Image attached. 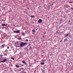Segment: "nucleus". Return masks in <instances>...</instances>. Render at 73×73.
Returning <instances> with one entry per match:
<instances>
[{"instance_id":"nucleus-1","label":"nucleus","mask_w":73,"mask_h":73,"mask_svg":"<svg viewBox=\"0 0 73 73\" xmlns=\"http://www.w3.org/2000/svg\"><path fill=\"white\" fill-rule=\"evenodd\" d=\"M27 42H21L20 43V47H23V46H24V45H25L26 44H27Z\"/></svg>"},{"instance_id":"nucleus-2","label":"nucleus","mask_w":73,"mask_h":73,"mask_svg":"<svg viewBox=\"0 0 73 73\" xmlns=\"http://www.w3.org/2000/svg\"><path fill=\"white\" fill-rule=\"evenodd\" d=\"M14 32L15 33H20L19 30L14 31Z\"/></svg>"},{"instance_id":"nucleus-3","label":"nucleus","mask_w":73,"mask_h":73,"mask_svg":"<svg viewBox=\"0 0 73 73\" xmlns=\"http://www.w3.org/2000/svg\"><path fill=\"white\" fill-rule=\"evenodd\" d=\"M38 23H42V20L40 19L38 21Z\"/></svg>"},{"instance_id":"nucleus-4","label":"nucleus","mask_w":73,"mask_h":73,"mask_svg":"<svg viewBox=\"0 0 73 73\" xmlns=\"http://www.w3.org/2000/svg\"><path fill=\"white\" fill-rule=\"evenodd\" d=\"M7 61V59H5L3 60V61H1V62H5Z\"/></svg>"},{"instance_id":"nucleus-5","label":"nucleus","mask_w":73,"mask_h":73,"mask_svg":"<svg viewBox=\"0 0 73 73\" xmlns=\"http://www.w3.org/2000/svg\"><path fill=\"white\" fill-rule=\"evenodd\" d=\"M1 25V26H2V27H4L5 26H6V25L5 24H2Z\"/></svg>"},{"instance_id":"nucleus-6","label":"nucleus","mask_w":73,"mask_h":73,"mask_svg":"<svg viewBox=\"0 0 73 73\" xmlns=\"http://www.w3.org/2000/svg\"><path fill=\"white\" fill-rule=\"evenodd\" d=\"M31 18H35V17L34 15H31Z\"/></svg>"},{"instance_id":"nucleus-7","label":"nucleus","mask_w":73,"mask_h":73,"mask_svg":"<svg viewBox=\"0 0 73 73\" xmlns=\"http://www.w3.org/2000/svg\"><path fill=\"white\" fill-rule=\"evenodd\" d=\"M32 32H33L35 33V32L36 31L35 30L33 29L32 30Z\"/></svg>"},{"instance_id":"nucleus-8","label":"nucleus","mask_w":73,"mask_h":73,"mask_svg":"<svg viewBox=\"0 0 73 73\" xmlns=\"http://www.w3.org/2000/svg\"><path fill=\"white\" fill-rule=\"evenodd\" d=\"M19 42L18 41H17L16 42V44H17V45H19Z\"/></svg>"},{"instance_id":"nucleus-9","label":"nucleus","mask_w":73,"mask_h":73,"mask_svg":"<svg viewBox=\"0 0 73 73\" xmlns=\"http://www.w3.org/2000/svg\"><path fill=\"white\" fill-rule=\"evenodd\" d=\"M68 41V39H67V38H66V39H64V42H65V41Z\"/></svg>"},{"instance_id":"nucleus-10","label":"nucleus","mask_w":73,"mask_h":73,"mask_svg":"<svg viewBox=\"0 0 73 73\" xmlns=\"http://www.w3.org/2000/svg\"><path fill=\"white\" fill-rule=\"evenodd\" d=\"M22 35L23 36H25V33H22Z\"/></svg>"},{"instance_id":"nucleus-11","label":"nucleus","mask_w":73,"mask_h":73,"mask_svg":"<svg viewBox=\"0 0 73 73\" xmlns=\"http://www.w3.org/2000/svg\"><path fill=\"white\" fill-rule=\"evenodd\" d=\"M16 68H19V66L17 65L16 66Z\"/></svg>"},{"instance_id":"nucleus-12","label":"nucleus","mask_w":73,"mask_h":73,"mask_svg":"<svg viewBox=\"0 0 73 73\" xmlns=\"http://www.w3.org/2000/svg\"><path fill=\"white\" fill-rule=\"evenodd\" d=\"M22 63L23 64H25V61H23Z\"/></svg>"},{"instance_id":"nucleus-13","label":"nucleus","mask_w":73,"mask_h":73,"mask_svg":"<svg viewBox=\"0 0 73 73\" xmlns=\"http://www.w3.org/2000/svg\"><path fill=\"white\" fill-rule=\"evenodd\" d=\"M2 47H4V46H5V44H3L2 45Z\"/></svg>"},{"instance_id":"nucleus-14","label":"nucleus","mask_w":73,"mask_h":73,"mask_svg":"<svg viewBox=\"0 0 73 73\" xmlns=\"http://www.w3.org/2000/svg\"><path fill=\"white\" fill-rule=\"evenodd\" d=\"M41 64L42 65H44V64H45V63H44V62H42L41 63Z\"/></svg>"},{"instance_id":"nucleus-15","label":"nucleus","mask_w":73,"mask_h":73,"mask_svg":"<svg viewBox=\"0 0 73 73\" xmlns=\"http://www.w3.org/2000/svg\"><path fill=\"white\" fill-rule=\"evenodd\" d=\"M68 35H69V34L68 33L66 35H65V37H67Z\"/></svg>"},{"instance_id":"nucleus-16","label":"nucleus","mask_w":73,"mask_h":73,"mask_svg":"<svg viewBox=\"0 0 73 73\" xmlns=\"http://www.w3.org/2000/svg\"><path fill=\"white\" fill-rule=\"evenodd\" d=\"M11 59H12V60H15V58H13V57H11Z\"/></svg>"},{"instance_id":"nucleus-17","label":"nucleus","mask_w":73,"mask_h":73,"mask_svg":"<svg viewBox=\"0 0 73 73\" xmlns=\"http://www.w3.org/2000/svg\"><path fill=\"white\" fill-rule=\"evenodd\" d=\"M25 41L26 42H28V40L27 39Z\"/></svg>"},{"instance_id":"nucleus-18","label":"nucleus","mask_w":73,"mask_h":73,"mask_svg":"<svg viewBox=\"0 0 73 73\" xmlns=\"http://www.w3.org/2000/svg\"><path fill=\"white\" fill-rule=\"evenodd\" d=\"M42 62H45V61H44V60H42Z\"/></svg>"},{"instance_id":"nucleus-19","label":"nucleus","mask_w":73,"mask_h":73,"mask_svg":"<svg viewBox=\"0 0 73 73\" xmlns=\"http://www.w3.org/2000/svg\"><path fill=\"white\" fill-rule=\"evenodd\" d=\"M4 28H5V27H4V26H3V27H2V29H4Z\"/></svg>"},{"instance_id":"nucleus-20","label":"nucleus","mask_w":73,"mask_h":73,"mask_svg":"<svg viewBox=\"0 0 73 73\" xmlns=\"http://www.w3.org/2000/svg\"><path fill=\"white\" fill-rule=\"evenodd\" d=\"M18 39L19 40H21V38H20V37Z\"/></svg>"},{"instance_id":"nucleus-21","label":"nucleus","mask_w":73,"mask_h":73,"mask_svg":"<svg viewBox=\"0 0 73 73\" xmlns=\"http://www.w3.org/2000/svg\"><path fill=\"white\" fill-rule=\"evenodd\" d=\"M42 72H45V70H42Z\"/></svg>"},{"instance_id":"nucleus-22","label":"nucleus","mask_w":73,"mask_h":73,"mask_svg":"<svg viewBox=\"0 0 73 73\" xmlns=\"http://www.w3.org/2000/svg\"><path fill=\"white\" fill-rule=\"evenodd\" d=\"M7 28H8V27H7V26L5 27V28L6 29H7Z\"/></svg>"},{"instance_id":"nucleus-23","label":"nucleus","mask_w":73,"mask_h":73,"mask_svg":"<svg viewBox=\"0 0 73 73\" xmlns=\"http://www.w3.org/2000/svg\"><path fill=\"white\" fill-rule=\"evenodd\" d=\"M53 5V4L52 3V4H51L50 5H51V6H52V5Z\"/></svg>"},{"instance_id":"nucleus-24","label":"nucleus","mask_w":73,"mask_h":73,"mask_svg":"<svg viewBox=\"0 0 73 73\" xmlns=\"http://www.w3.org/2000/svg\"><path fill=\"white\" fill-rule=\"evenodd\" d=\"M60 41V42H62V40H61Z\"/></svg>"},{"instance_id":"nucleus-25","label":"nucleus","mask_w":73,"mask_h":73,"mask_svg":"<svg viewBox=\"0 0 73 73\" xmlns=\"http://www.w3.org/2000/svg\"><path fill=\"white\" fill-rule=\"evenodd\" d=\"M71 36V35H69V37H70Z\"/></svg>"},{"instance_id":"nucleus-26","label":"nucleus","mask_w":73,"mask_h":73,"mask_svg":"<svg viewBox=\"0 0 73 73\" xmlns=\"http://www.w3.org/2000/svg\"><path fill=\"white\" fill-rule=\"evenodd\" d=\"M25 65H27V63L26 62V63H25Z\"/></svg>"},{"instance_id":"nucleus-27","label":"nucleus","mask_w":73,"mask_h":73,"mask_svg":"<svg viewBox=\"0 0 73 73\" xmlns=\"http://www.w3.org/2000/svg\"><path fill=\"white\" fill-rule=\"evenodd\" d=\"M9 47H7V49H9Z\"/></svg>"},{"instance_id":"nucleus-28","label":"nucleus","mask_w":73,"mask_h":73,"mask_svg":"<svg viewBox=\"0 0 73 73\" xmlns=\"http://www.w3.org/2000/svg\"><path fill=\"white\" fill-rule=\"evenodd\" d=\"M50 56H52V54H50Z\"/></svg>"},{"instance_id":"nucleus-29","label":"nucleus","mask_w":73,"mask_h":73,"mask_svg":"<svg viewBox=\"0 0 73 73\" xmlns=\"http://www.w3.org/2000/svg\"><path fill=\"white\" fill-rule=\"evenodd\" d=\"M71 9H72V10H73V8H71Z\"/></svg>"},{"instance_id":"nucleus-30","label":"nucleus","mask_w":73,"mask_h":73,"mask_svg":"<svg viewBox=\"0 0 73 73\" xmlns=\"http://www.w3.org/2000/svg\"><path fill=\"white\" fill-rule=\"evenodd\" d=\"M46 33V32H44V35H45Z\"/></svg>"},{"instance_id":"nucleus-31","label":"nucleus","mask_w":73,"mask_h":73,"mask_svg":"<svg viewBox=\"0 0 73 73\" xmlns=\"http://www.w3.org/2000/svg\"><path fill=\"white\" fill-rule=\"evenodd\" d=\"M5 52H7V50H5Z\"/></svg>"},{"instance_id":"nucleus-32","label":"nucleus","mask_w":73,"mask_h":73,"mask_svg":"<svg viewBox=\"0 0 73 73\" xmlns=\"http://www.w3.org/2000/svg\"><path fill=\"white\" fill-rule=\"evenodd\" d=\"M21 69H23V68H21Z\"/></svg>"},{"instance_id":"nucleus-33","label":"nucleus","mask_w":73,"mask_h":73,"mask_svg":"<svg viewBox=\"0 0 73 73\" xmlns=\"http://www.w3.org/2000/svg\"><path fill=\"white\" fill-rule=\"evenodd\" d=\"M13 26H14V27H15V25H13Z\"/></svg>"},{"instance_id":"nucleus-34","label":"nucleus","mask_w":73,"mask_h":73,"mask_svg":"<svg viewBox=\"0 0 73 73\" xmlns=\"http://www.w3.org/2000/svg\"><path fill=\"white\" fill-rule=\"evenodd\" d=\"M32 34H33V35H34L35 34L33 33H32Z\"/></svg>"},{"instance_id":"nucleus-35","label":"nucleus","mask_w":73,"mask_h":73,"mask_svg":"<svg viewBox=\"0 0 73 73\" xmlns=\"http://www.w3.org/2000/svg\"><path fill=\"white\" fill-rule=\"evenodd\" d=\"M70 3H73V2L72 1V2H70Z\"/></svg>"},{"instance_id":"nucleus-36","label":"nucleus","mask_w":73,"mask_h":73,"mask_svg":"<svg viewBox=\"0 0 73 73\" xmlns=\"http://www.w3.org/2000/svg\"><path fill=\"white\" fill-rule=\"evenodd\" d=\"M36 31H37V29H36Z\"/></svg>"},{"instance_id":"nucleus-37","label":"nucleus","mask_w":73,"mask_h":73,"mask_svg":"<svg viewBox=\"0 0 73 73\" xmlns=\"http://www.w3.org/2000/svg\"><path fill=\"white\" fill-rule=\"evenodd\" d=\"M70 21V20H69L68 21V22H69Z\"/></svg>"},{"instance_id":"nucleus-38","label":"nucleus","mask_w":73,"mask_h":73,"mask_svg":"<svg viewBox=\"0 0 73 73\" xmlns=\"http://www.w3.org/2000/svg\"><path fill=\"white\" fill-rule=\"evenodd\" d=\"M9 50L10 51H11V50Z\"/></svg>"},{"instance_id":"nucleus-39","label":"nucleus","mask_w":73,"mask_h":73,"mask_svg":"<svg viewBox=\"0 0 73 73\" xmlns=\"http://www.w3.org/2000/svg\"><path fill=\"white\" fill-rule=\"evenodd\" d=\"M1 60V58H0V60Z\"/></svg>"},{"instance_id":"nucleus-40","label":"nucleus","mask_w":73,"mask_h":73,"mask_svg":"<svg viewBox=\"0 0 73 73\" xmlns=\"http://www.w3.org/2000/svg\"><path fill=\"white\" fill-rule=\"evenodd\" d=\"M8 26H9V25H8Z\"/></svg>"},{"instance_id":"nucleus-41","label":"nucleus","mask_w":73,"mask_h":73,"mask_svg":"<svg viewBox=\"0 0 73 73\" xmlns=\"http://www.w3.org/2000/svg\"><path fill=\"white\" fill-rule=\"evenodd\" d=\"M22 66H23V65H22Z\"/></svg>"},{"instance_id":"nucleus-42","label":"nucleus","mask_w":73,"mask_h":73,"mask_svg":"<svg viewBox=\"0 0 73 73\" xmlns=\"http://www.w3.org/2000/svg\"><path fill=\"white\" fill-rule=\"evenodd\" d=\"M28 9H29V8H28Z\"/></svg>"}]
</instances>
